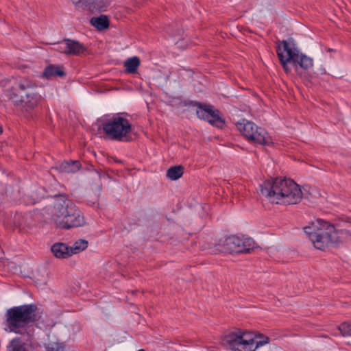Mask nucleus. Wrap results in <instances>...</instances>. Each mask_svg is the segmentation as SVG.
<instances>
[{
	"label": "nucleus",
	"mask_w": 351,
	"mask_h": 351,
	"mask_svg": "<svg viewBox=\"0 0 351 351\" xmlns=\"http://www.w3.org/2000/svg\"><path fill=\"white\" fill-rule=\"evenodd\" d=\"M261 193L269 201L280 204H295L300 202L303 193L300 186L291 179L277 178L261 185Z\"/></svg>",
	"instance_id": "f257e3e1"
},
{
	"label": "nucleus",
	"mask_w": 351,
	"mask_h": 351,
	"mask_svg": "<svg viewBox=\"0 0 351 351\" xmlns=\"http://www.w3.org/2000/svg\"><path fill=\"white\" fill-rule=\"evenodd\" d=\"M49 214L51 219L59 228L71 229L86 224V219L72 200L65 195H55Z\"/></svg>",
	"instance_id": "f03ea898"
},
{
	"label": "nucleus",
	"mask_w": 351,
	"mask_h": 351,
	"mask_svg": "<svg viewBox=\"0 0 351 351\" xmlns=\"http://www.w3.org/2000/svg\"><path fill=\"white\" fill-rule=\"evenodd\" d=\"M36 306L23 304L8 308L4 315V329L8 332L30 335L32 324L36 320Z\"/></svg>",
	"instance_id": "7ed1b4c3"
},
{
	"label": "nucleus",
	"mask_w": 351,
	"mask_h": 351,
	"mask_svg": "<svg viewBox=\"0 0 351 351\" xmlns=\"http://www.w3.org/2000/svg\"><path fill=\"white\" fill-rule=\"evenodd\" d=\"M305 234L316 249L324 250L332 245L340 242V234L335 227L322 219H317L311 226L304 228Z\"/></svg>",
	"instance_id": "20e7f679"
},
{
	"label": "nucleus",
	"mask_w": 351,
	"mask_h": 351,
	"mask_svg": "<svg viewBox=\"0 0 351 351\" xmlns=\"http://www.w3.org/2000/svg\"><path fill=\"white\" fill-rule=\"evenodd\" d=\"M260 340L255 339L252 335L246 331L232 332L226 335L223 339L224 343L233 351H255L269 342L267 337L260 335Z\"/></svg>",
	"instance_id": "39448f33"
},
{
	"label": "nucleus",
	"mask_w": 351,
	"mask_h": 351,
	"mask_svg": "<svg viewBox=\"0 0 351 351\" xmlns=\"http://www.w3.org/2000/svg\"><path fill=\"white\" fill-rule=\"evenodd\" d=\"M101 128L110 140L127 142L131 138L132 124L128 119L119 115L104 119Z\"/></svg>",
	"instance_id": "423d86ee"
},
{
	"label": "nucleus",
	"mask_w": 351,
	"mask_h": 351,
	"mask_svg": "<svg viewBox=\"0 0 351 351\" xmlns=\"http://www.w3.org/2000/svg\"><path fill=\"white\" fill-rule=\"evenodd\" d=\"M236 126L241 134L250 143L263 145H270L273 143L268 132L252 121L242 119L237 123Z\"/></svg>",
	"instance_id": "0eeeda50"
},
{
	"label": "nucleus",
	"mask_w": 351,
	"mask_h": 351,
	"mask_svg": "<svg viewBox=\"0 0 351 351\" xmlns=\"http://www.w3.org/2000/svg\"><path fill=\"white\" fill-rule=\"evenodd\" d=\"M19 92L10 97L16 104H24L28 108L36 106L41 99V96L36 91V85L29 79L20 80L18 84Z\"/></svg>",
	"instance_id": "6e6552de"
},
{
	"label": "nucleus",
	"mask_w": 351,
	"mask_h": 351,
	"mask_svg": "<svg viewBox=\"0 0 351 351\" xmlns=\"http://www.w3.org/2000/svg\"><path fill=\"white\" fill-rule=\"evenodd\" d=\"M254 246V241L250 239H243L232 235L221 240L217 245V250L222 253L247 252Z\"/></svg>",
	"instance_id": "1a4fd4ad"
},
{
	"label": "nucleus",
	"mask_w": 351,
	"mask_h": 351,
	"mask_svg": "<svg viewBox=\"0 0 351 351\" xmlns=\"http://www.w3.org/2000/svg\"><path fill=\"white\" fill-rule=\"evenodd\" d=\"M276 51L285 71L289 73L291 69L288 64L293 62L300 52L296 45L291 40H283L278 45Z\"/></svg>",
	"instance_id": "9d476101"
},
{
	"label": "nucleus",
	"mask_w": 351,
	"mask_h": 351,
	"mask_svg": "<svg viewBox=\"0 0 351 351\" xmlns=\"http://www.w3.org/2000/svg\"><path fill=\"white\" fill-rule=\"evenodd\" d=\"M196 114L199 119L207 121L209 123L217 127H221L223 125V121L219 115L217 110L209 105H198Z\"/></svg>",
	"instance_id": "9b49d317"
},
{
	"label": "nucleus",
	"mask_w": 351,
	"mask_h": 351,
	"mask_svg": "<svg viewBox=\"0 0 351 351\" xmlns=\"http://www.w3.org/2000/svg\"><path fill=\"white\" fill-rule=\"evenodd\" d=\"M112 0H84L88 9L91 12H104L107 11Z\"/></svg>",
	"instance_id": "f8f14e48"
},
{
	"label": "nucleus",
	"mask_w": 351,
	"mask_h": 351,
	"mask_svg": "<svg viewBox=\"0 0 351 351\" xmlns=\"http://www.w3.org/2000/svg\"><path fill=\"white\" fill-rule=\"evenodd\" d=\"M51 252L57 258H67L72 256L70 246L64 243H55L51 247Z\"/></svg>",
	"instance_id": "ddd939ff"
},
{
	"label": "nucleus",
	"mask_w": 351,
	"mask_h": 351,
	"mask_svg": "<svg viewBox=\"0 0 351 351\" xmlns=\"http://www.w3.org/2000/svg\"><path fill=\"white\" fill-rule=\"evenodd\" d=\"M8 351H34L32 343H25L19 337L14 338L7 346Z\"/></svg>",
	"instance_id": "4468645a"
},
{
	"label": "nucleus",
	"mask_w": 351,
	"mask_h": 351,
	"mask_svg": "<svg viewBox=\"0 0 351 351\" xmlns=\"http://www.w3.org/2000/svg\"><path fill=\"white\" fill-rule=\"evenodd\" d=\"M86 50V47L80 42L72 39H67V56H80Z\"/></svg>",
	"instance_id": "2eb2a0df"
},
{
	"label": "nucleus",
	"mask_w": 351,
	"mask_h": 351,
	"mask_svg": "<svg viewBox=\"0 0 351 351\" xmlns=\"http://www.w3.org/2000/svg\"><path fill=\"white\" fill-rule=\"evenodd\" d=\"M90 23L97 30L102 31L109 27L110 21L108 16L101 14L99 16H94L90 19Z\"/></svg>",
	"instance_id": "dca6fc26"
},
{
	"label": "nucleus",
	"mask_w": 351,
	"mask_h": 351,
	"mask_svg": "<svg viewBox=\"0 0 351 351\" xmlns=\"http://www.w3.org/2000/svg\"><path fill=\"white\" fill-rule=\"evenodd\" d=\"M57 169L63 173H75L80 169V163L77 160L64 161L60 163Z\"/></svg>",
	"instance_id": "f3484780"
},
{
	"label": "nucleus",
	"mask_w": 351,
	"mask_h": 351,
	"mask_svg": "<svg viewBox=\"0 0 351 351\" xmlns=\"http://www.w3.org/2000/svg\"><path fill=\"white\" fill-rule=\"evenodd\" d=\"M42 75L47 79H49L53 77H62L64 75V72L62 66L51 64L45 68Z\"/></svg>",
	"instance_id": "a211bd4d"
},
{
	"label": "nucleus",
	"mask_w": 351,
	"mask_h": 351,
	"mask_svg": "<svg viewBox=\"0 0 351 351\" xmlns=\"http://www.w3.org/2000/svg\"><path fill=\"white\" fill-rule=\"evenodd\" d=\"M123 65L128 73H135L140 65V59L136 56L129 58L124 61Z\"/></svg>",
	"instance_id": "6ab92c4d"
},
{
	"label": "nucleus",
	"mask_w": 351,
	"mask_h": 351,
	"mask_svg": "<svg viewBox=\"0 0 351 351\" xmlns=\"http://www.w3.org/2000/svg\"><path fill=\"white\" fill-rule=\"evenodd\" d=\"M293 63L300 66L302 69L306 70L313 66V59L299 52L298 58H295Z\"/></svg>",
	"instance_id": "aec40b11"
},
{
	"label": "nucleus",
	"mask_w": 351,
	"mask_h": 351,
	"mask_svg": "<svg viewBox=\"0 0 351 351\" xmlns=\"http://www.w3.org/2000/svg\"><path fill=\"white\" fill-rule=\"evenodd\" d=\"M183 172L182 166H174L167 171V177L171 180H176L183 175Z\"/></svg>",
	"instance_id": "412c9836"
},
{
	"label": "nucleus",
	"mask_w": 351,
	"mask_h": 351,
	"mask_svg": "<svg viewBox=\"0 0 351 351\" xmlns=\"http://www.w3.org/2000/svg\"><path fill=\"white\" fill-rule=\"evenodd\" d=\"M88 247V241L84 239H79L76 241L72 246H70V250L72 251L71 254H77Z\"/></svg>",
	"instance_id": "4be33fe9"
},
{
	"label": "nucleus",
	"mask_w": 351,
	"mask_h": 351,
	"mask_svg": "<svg viewBox=\"0 0 351 351\" xmlns=\"http://www.w3.org/2000/svg\"><path fill=\"white\" fill-rule=\"evenodd\" d=\"M339 329L343 337H351V323H343L340 325ZM349 343L351 344V341Z\"/></svg>",
	"instance_id": "5701e85b"
},
{
	"label": "nucleus",
	"mask_w": 351,
	"mask_h": 351,
	"mask_svg": "<svg viewBox=\"0 0 351 351\" xmlns=\"http://www.w3.org/2000/svg\"><path fill=\"white\" fill-rule=\"evenodd\" d=\"M54 49L67 56V39H64L58 43Z\"/></svg>",
	"instance_id": "b1692460"
},
{
	"label": "nucleus",
	"mask_w": 351,
	"mask_h": 351,
	"mask_svg": "<svg viewBox=\"0 0 351 351\" xmlns=\"http://www.w3.org/2000/svg\"><path fill=\"white\" fill-rule=\"evenodd\" d=\"M47 351H59V349L57 347L49 346L47 349Z\"/></svg>",
	"instance_id": "393cba45"
},
{
	"label": "nucleus",
	"mask_w": 351,
	"mask_h": 351,
	"mask_svg": "<svg viewBox=\"0 0 351 351\" xmlns=\"http://www.w3.org/2000/svg\"><path fill=\"white\" fill-rule=\"evenodd\" d=\"M2 132H3V130L1 128H0V134H2Z\"/></svg>",
	"instance_id": "a878e982"
},
{
	"label": "nucleus",
	"mask_w": 351,
	"mask_h": 351,
	"mask_svg": "<svg viewBox=\"0 0 351 351\" xmlns=\"http://www.w3.org/2000/svg\"><path fill=\"white\" fill-rule=\"evenodd\" d=\"M138 351H145V350H143V349H140V350H138Z\"/></svg>",
	"instance_id": "bb28decb"
}]
</instances>
